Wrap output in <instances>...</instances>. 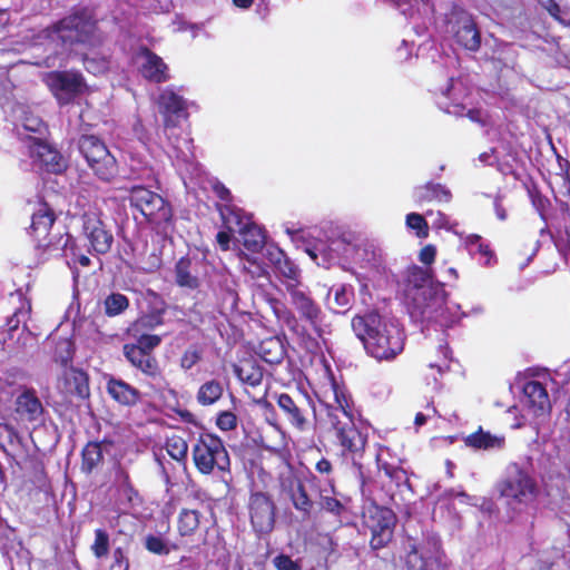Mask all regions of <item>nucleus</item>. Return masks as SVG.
Instances as JSON below:
<instances>
[{"instance_id":"obj_54","label":"nucleus","mask_w":570,"mask_h":570,"mask_svg":"<svg viewBox=\"0 0 570 570\" xmlns=\"http://www.w3.org/2000/svg\"><path fill=\"white\" fill-rule=\"evenodd\" d=\"M273 563L277 570H301L298 562L292 560L286 554H279L273 559Z\"/></svg>"},{"instance_id":"obj_4","label":"nucleus","mask_w":570,"mask_h":570,"mask_svg":"<svg viewBox=\"0 0 570 570\" xmlns=\"http://www.w3.org/2000/svg\"><path fill=\"white\" fill-rule=\"evenodd\" d=\"M495 489L499 495L513 510L529 505L538 493L534 479L515 463L507 468L503 478L497 483Z\"/></svg>"},{"instance_id":"obj_31","label":"nucleus","mask_w":570,"mask_h":570,"mask_svg":"<svg viewBox=\"0 0 570 570\" xmlns=\"http://www.w3.org/2000/svg\"><path fill=\"white\" fill-rule=\"evenodd\" d=\"M464 246L469 254L473 257L479 255V262L483 266H493L497 263V257L489 244L485 243L481 236L476 234L468 235L464 238Z\"/></svg>"},{"instance_id":"obj_44","label":"nucleus","mask_w":570,"mask_h":570,"mask_svg":"<svg viewBox=\"0 0 570 570\" xmlns=\"http://www.w3.org/2000/svg\"><path fill=\"white\" fill-rule=\"evenodd\" d=\"M377 468L384 471L385 475L390 478L396 485L405 483L407 481L406 472L400 468L391 465L386 462L381 461V455H376Z\"/></svg>"},{"instance_id":"obj_21","label":"nucleus","mask_w":570,"mask_h":570,"mask_svg":"<svg viewBox=\"0 0 570 570\" xmlns=\"http://www.w3.org/2000/svg\"><path fill=\"white\" fill-rule=\"evenodd\" d=\"M82 230L94 252L106 254L110 250L114 236L97 214L85 213L82 215Z\"/></svg>"},{"instance_id":"obj_43","label":"nucleus","mask_w":570,"mask_h":570,"mask_svg":"<svg viewBox=\"0 0 570 570\" xmlns=\"http://www.w3.org/2000/svg\"><path fill=\"white\" fill-rule=\"evenodd\" d=\"M92 554L97 559L106 558L109 554L110 542L109 534L104 529L95 530V540L90 547Z\"/></svg>"},{"instance_id":"obj_14","label":"nucleus","mask_w":570,"mask_h":570,"mask_svg":"<svg viewBox=\"0 0 570 570\" xmlns=\"http://www.w3.org/2000/svg\"><path fill=\"white\" fill-rule=\"evenodd\" d=\"M144 301L146 307L129 327V333L149 334L148 332L165 323V315L168 312L165 299L153 289H147L144 294Z\"/></svg>"},{"instance_id":"obj_1","label":"nucleus","mask_w":570,"mask_h":570,"mask_svg":"<svg viewBox=\"0 0 570 570\" xmlns=\"http://www.w3.org/2000/svg\"><path fill=\"white\" fill-rule=\"evenodd\" d=\"M404 295L410 316L420 323L450 327L463 317H479L484 313L482 304L463 311L460 304L448 301L443 286L434 283L426 271L416 266L409 271Z\"/></svg>"},{"instance_id":"obj_19","label":"nucleus","mask_w":570,"mask_h":570,"mask_svg":"<svg viewBox=\"0 0 570 570\" xmlns=\"http://www.w3.org/2000/svg\"><path fill=\"white\" fill-rule=\"evenodd\" d=\"M265 255L285 291L302 283L299 268L278 246L268 245Z\"/></svg>"},{"instance_id":"obj_13","label":"nucleus","mask_w":570,"mask_h":570,"mask_svg":"<svg viewBox=\"0 0 570 570\" xmlns=\"http://www.w3.org/2000/svg\"><path fill=\"white\" fill-rule=\"evenodd\" d=\"M363 521L371 532V547L373 549H381L391 541L395 517L390 509L372 504L365 509Z\"/></svg>"},{"instance_id":"obj_2","label":"nucleus","mask_w":570,"mask_h":570,"mask_svg":"<svg viewBox=\"0 0 570 570\" xmlns=\"http://www.w3.org/2000/svg\"><path fill=\"white\" fill-rule=\"evenodd\" d=\"M317 399L325 411V420L333 430L337 444L342 448V455L351 458L353 466L362 476L360 460L367 443V435L354 423L350 395L344 386L331 379L317 394Z\"/></svg>"},{"instance_id":"obj_49","label":"nucleus","mask_w":570,"mask_h":570,"mask_svg":"<svg viewBox=\"0 0 570 570\" xmlns=\"http://www.w3.org/2000/svg\"><path fill=\"white\" fill-rule=\"evenodd\" d=\"M146 549L155 554H167L169 552V549L167 544L164 542V540L159 537L149 534L146 538L145 541Z\"/></svg>"},{"instance_id":"obj_11","label":"nucleus","mask_w":570,"mask_h":570,"mask_svg":"<svg viewBox=\"0 0 570 570\" xmlns=\"http://www.w3.org/2000/svg\"><path fill=\"white\" fill-rule=\"evenodd\" d=\"M445 32L462 48L476 51L481 46V35L472 16L454 7L445 18Z\"/></svg>"},{"instance_id":"obj_30","label":"nucleus","mask_w":570,"mask_h":570,"mask_svg":"<svg viewBox=\"0 0 570 570\" xmlns=\"http://www.w3.org/2000/svg\"><path fill=\"white\" fill-rule=\"evenodd\" d=\"M409 570H441V561L436 552H431L425 549H413L409 552L406 558Z\"/></svg>"},{"instance_id":"obj_9","label":"nucleus","mask_w":570,"mask_h":570,"mask_svg":"<svg viewBox=\"0 0 570 570\" xmlns=\"http://www.w3.org/2000/svg\"><path fill=\"white\" fill-rule=\"evenodd\" d=\"M97 23L86 13L69 14L55 24L57 40L69 50L77 43H91Z\"/></svg>"},{"instance_id":"obj_3","label":"nucleus","mask_w":570,"mask_h":570,"mask_svg":"<svg viewBox=\"0 0 570 570\" xmlns=\"http://www.w3.org/2000/svg\"><path fill=\"white\" fill-rule=\"evenodd\" d=\"M352 327L366 352L377 361L394 360L404 348V334L395 318L370 313L354 317Z\"/></svg>"},{"instance_id":"obj_18","label":"nucleus","mask_w":570,"mask_h":570,"mask_svg":"<svg viewBox=\"0 0 570 570\" xmlns=\"http://www.w3.org/2000/svg\"><path fill=\"white\" fill-rule=\"evenodd\" d=\"M351 252L350 240L343 236L341 238H331L327 244L320 243L314 247L306 248L307 255L318 266L328 268L337 263L342 257H347Z\"/></svg>"},{"instance_id":"obj_46","label":"nucleus","mask_w":570,"mask_h":570,"mask_svg":"<svg viewBox=\"0 0 570 570\" xmlns=\"http://www.w3.org/2000/svg\"><path fill=\"white\" fill-rule=\"evenodd\" d=\"M199 523L198 513L195 510H183L180 512V535L193 532Z\"/></svg>"},{"instance_id":"obj_52","label":"nucleus","mask_w":570,"mask_h":570,"mask_svg":"<svg viewBox=\"0 0 570 570\" xmlns=\"http://www.w3.org/2000/svg\"><path fill=\"white\" fill-rule=\"evenodd\" d=\"M191 167V175L188 179H184L186 189L194 190L197 185H202L204 181V171L198 164H189Z\"/></svg>"},{"instance_id":"obj_62","label":"nucleus","mask_w":570,"mask_h":570,"mask_svg":"<svg viewBox=\"0 0 570 570\" xmlns=\"http://www.w3.org/2000/svg\"><path fill=\"white\" fill-rule=\"evenodd\" d=\"M548 12L558 21L562 22V23H569L570 22V16L568 14V12H566L564 10L561 9V7L557 3L554 6H552V8L550 10H548Z\"/></svg>"},{"instance_id":"obj_12","label":"nucleus","mask_w":570,"mask_h":570,"mask_svg":"<svg viewBox=\"0 0 570 570\" xmlns=\"http://www.w3.org/2000/svg\"><path fill=\"white\" fill-rule=\"evenodd\" d=\"M42 82L52 96L63 102H69L81 95L86 88L83 76L75 70H53L45 72Z\"/></svg>"},{"instance_id":"obj_45","label":"nucleus","mask_w":570,"mask_h":570,"mask_svg":"<svg viewBox=\"0 0 570 570\" xmlns=\"http://www.w3.org/2000/svg\"><path fill=\"white\" fill-rule=\"evenodd\" d=\"M31 312V305L28 301L22 299L20 307L16 308L10 317L7 320L9 331L18 330L21 323H26Z\"/></svg>"},{"instance_id":"obj_50","label":"nucleus","mask_w":570,"mask_h":570,"mask_svg":"<svg viewBox=\"0 0 570 570\" xmlns=\"http://www.w3.org/2000/svg\"><path fill=\"white\" fill-rule=\"evenodd\" d=\"M118 481H119L120 487H121L125 495L127 497L128 501L131 502L134 497H138V492L135 489L127 471H125L122 469L119 470Z\"/></svg>"},{"instance_id":"obj_40","label":"nucleus","mask_w":570,"mask_h":570,"mask_svg":"<svg viewBox=\"0 0 570 570\" xmlns=\"http://www.w3.org/2000/svg\"><path fill=\"white\" fill-rule=\"evenodd\" d=\"M129 307V298L121 293L112 292L104 299V312L108 317L122 314Z\"/></svg>"},{"instance_id":"obj_8","label":"nucleus","mask_w":570,"mask_h":570,"mask_svg":"<svg viewBox=\"0 0 570 570\" xmlns=\"http://www.w3.org/2000/svg\"><path fill=\"white\" fill-rule=\"evenodd\" d=\"M225 227L240 236L244 247L252 252H259L265 244V236L259 226L252 222V217L243 209L228 207L222 210Z\"/></svg>"},{"instance_id":"obj_35","label":"nucleus","mask_w":570,"mask_h":570,"mask_svg":"<svg viewBox=\"0 0 570 570\" xmlns=\"http://www.w3.org/2000/svg\"><path fill=\"white\" fill-rule=\"evenodd\" d=\"M101 442L90 441L81 451V471L90 474L104 461Z\"/></svg>"},{"instance_id":"obj_51","label":"nucleus","mask_w":570,"mask_h":570,"mask_svg":"<svg viewBox=\"0 0 570 570\" xmlns=\"http://www.w3.org/2000/svg\"><path fill=\"white\" fill-rule=\"evenodd\" d=\"M530 198H531V203H532L533 207L539 213L541 219L543 222H546L547 220L546 210H547V208L550 205L549 199L547 197L542 196L537 190H531L530 191Z\"/></svg>"},{"instance_id":"obj_53","label":"nucleus","mask_w":570,"mask_h":570,"mask_svg":"<svg viewBox=\"0 0 570 570\" xmlns=\"http://www.w3.org/2000/svg\"><path fill=\"white\" fill-rule=\"evenodd\" d=\"M439 351L442 355V360L440 362L430 363L429 368L431 371H436L439 375H442L449 370L450 351L446 345H440Z\"/></svg>"},{"instance_id":"obj_63","label":"nucleus","mask_w":570,"mask_h":570,"mask_svg":"<svg viewBox=\"0 0 570 570\" xmlns=\"http://www.w3.org/2000/svg\"><path fill=\"white\" fill-rule=\"evenodd\" d=\"M180 118L187 117L190 114H195L198 110V106L194 101H188L180 97Z\"/></svg>"},{"instance_id":"obj_48","label":"nucleus","mask_w":570,"mask_h":570,"mask_svg":"<svg viewBox=\"0 0 570 570\" xmlns=\"http://www.w3.org/2000/svg\"><path fill=\"white\" fill-rule=\"evenodd\" d=\"M426 216L431 218V223H432V226L434 228H444L446 230H451V232H454V227L458 225L456 223L452 222L450 219L449 216H446L445 214L441 213V212H432V210H429L426 213Z\"/></svg>"},{"instance_id":"obj_6","label":"nucleus","mask_w":570,"mask_h":570,"mask_svg":"<svg viewBox=\"0 0 570 570\" xmlns=\"http://www.w3.org/2000/svg\"><path fill=\"white\" fill-rule=\"evenodd\" d=\"M78 149L94 174L102 181H110L118 171L116 158L105 141L95 135H81Z\"/></svg>"},{"instance_id":"obj_17","label":"nucleus","mask_w":570,"mask_h":570,"mask_svg":"<svg viewBox=\"0 0 570 570\" xmlns=\"http://www.w3.org/2000/svg\"><path fill=\"white\" fill-rule=\"evenodd\" d=\"M30 144V156L39 168L48 174H61L66 169L62 155L49 145L46 140L38 137H28Z\"/></svg>"},{"instance_id":"obj_59","label":"nucleus","mask_w":570,"mask_h":570,"mask_svg":"<svg viewBox=\"0 0 570 570\" xmlns=\"http://www.w3.org/2000/svg\"><path fill=\"white\" fill-rule=\"evenodd\" d=\"M200 358V353L197 348L187 350L180 360V366L184 368H190Z\"/></svg>"},{"instance_id":"obj_33","label":"nucleus","mask_w":570,"mask_h":570,"mask_svg":"<svg viewBox=\"0 0 570 570\" xmlns=\"http://www.w3.org/2000/svg\"><path fill=\"white\" fill-rule=\"evenodd\" d=\"M504 442V436L493 435L489 432H484L482 429L468 435L464 440L466 446H470L475 450L502 449Z\"/></svg>"},{"instance_id":"obj_64","label":"nucleus","mask_w":570,"mask_h":570,"mask_svg":"<svg viewBox=\"0 0 570 570\" xmlns=\"http://www.w3.org/2000/svg\"><path fill=\"white\" fill-rule=\"evenodd\" d=\"M226 229L227 230H220L216 236L217 243L223 250L229 249L232 234H235L234 232H230L228 228Z\"/></svg>"},{"instance_id":"obj_34","label":"nucleus","mask_w":570,"mask_h":570,"mask_svg":"<svg viewBox=\"0 0 570 570\" xmlns=\"http://www.w3.org/2000/svg\"><path fill=\"white\" fill-rule=\"evenodd\" d=\"M414 197L417 202H443L449 203L451 200V191L441 184L428 183L424 186L416 187L414 190Z\"/></svg>"},{"instance_id":"obj_27","label":"nucleus","mask_w":570,"mask_h":570,"mask_svg":"<svg viewBox=\"0 0 570 570\" xmlns=\"http://www.w3.org/2000/svg\"><path fill=\"white\" fill-rule=\"evenodd\" d=\"M157 108L165 129H175L178 125V94L170 88L163 90L157 100Z\"/></svg>"},{"instance_id":"obj_41","label":"nucleus","mask_w":570,"mask_h":570,"mask_svg":"<svg viewBox=\"0 0 570 570\" xmlns=\"http://www.w3.org/2000/svg\"><path fill=\"white\" fill-rule=\"evenodd\" d=\"M263 446L273 453H281L286 446L285 433L273 424L263 438Z\"/></svg>"},{"instance_id":"obj_38","label":"nucleus","mask_w":570,"mask_h":570,"mask_svg":"<svg viewBox=\"0 0 570 570\" xmlns=\"http://www.w3.org/2000/svg\"><path fill=\"white\" fill-rule=\"evenodd\" d=\"M284 347L277 337H269L261 342L258 355L269 364H277L284 357Z\"/></svg>"},{"instance_id":"obj_22","label":"nucleus","mask_w":570,"mask_h":570,"mask_svg":"<svg viewBox=\"0 0 570 570\" xmlns=\"http://www.w3.org/2000/svg\"><path fill=\"white\" fill-rule=\"evenodd\" d=\"M289 296V303L299 314L301 318L316 326L321 321L322 311L320 306L311 297V293L303 283L292 286L286 291Z\"/></svg>"},{"instance_id":"obj_15","label":"nucleus","mask_w":570,"mask_h":570,"mask_svg":"<svg viewBox=\"0 0 570 570\" xmlns=\"http://www.w3.org/2000/svg\"><path fill=\"white\" fill-rule=\"evenodd\" d=\"M57 220L53 207L46 200L39 199L31 214L29 234L37 242L38 247L46 248L49 244L50 230Z\"/></svg>"},{"instance_id":"obj_56","label":"nucleus","mask_w":570,"mask_h":570,"mask_svg":"<svg viewBox=\"0 0 570 570\" xmlns=\"http://www.w3.org/2000/svg\"><path fill=\"white\" fill-rule=\"evenodd\" d=\"M23 128L31 132H42L46 129V124L39 118L33 116H26L22 122Z\"/></svg>"},{"instance_id":"obj_23","label":"nucleus","mask_w":570,"mask_h":570,"mask_svg":"<svg viewBox=\"0 0 570 570\" xmlns=\"http://www.w3.org/2000/svg\"><path fill=\"white\" fill-rule=\"evenodd\" d=\"M250 521L256 532L267 533L274 527V504L264 493L257 492L249 499Z\"/></svg>"},{"instance_id":"obj_28","label":"nucleus","mask_w":570,"mask_h":570,"mask_svg":"<svg viewBox=\"0 0 570 570\" xmlns=\"http://www.w3.org/2000/svg\"><path fill=\"white\" fill-rule=\"evenodd\" d=\"M107 392L121 405L132 406L140 400V392L120 379L110 377L107 382Z\"/></svg>"},{"instance_id":"obj_58","label":"nucleus","mask_w":570,"mask_h":570,"mask_svg":"<svg viewBox=\"0 0 570 570\" xmlns=\"http://www.w3.org/2000/svg\"><path fill=\"white\" fill-rule=\"evenodd\" d=\"M82 62L85 68L89 72H100L107 68V61L105 59H101L99 61H96L95 59H89L87 55H82Z\"/></svg>"},{"instance_id":"obj_36","label":"nucleus","mask_w":570,"mask_h":570,"mask_svg":"<svg viewBox=\"0 0 570 570\" xmlns=\"http://www.w3.org/2000/svg\"><path fill=\"white\" fill-rule=\"evenodd\" d=\"M277 404L293 426L301 431L305 429L306 419L301 409L288 394H279L277 397Z\"/></svg>"},{"instance_id":"obj_16","label":"nucleus","mask_w":570,"mask_h":570,"mask_svg":"<svg viewBox=\"0 0 570 570\" xmlns=\"http://www.w3.org/2000/svg\"><path fill=\"white\" fill-rule=\"evenodd\" d=\"M141 77L150 82L161 83L169 79L168 67L163 59L148 47L141 46L132 56Z\"/></svg>"},{"instance_id":"obj_20","label":"nucleus","mask_w":570,"mask_h":570,"mask_svg":"<svg viewBox=\"0 0 570 570\" xmlns=\"http://www.w3.org/2000/svg\"><path fill=\"white\" fill-rule=\"evenodd\" d=\"M436 104L443 111L463 116L466 90L460 79L450 78L449 81L435 90Z\"/></svg>"},{"instance_id":"obj_37","label":"nucleus","mask_w":570,"mask_h":570,"mask_svg":"<svg viewBox=\"0 0 570 570\" xmlns=\"http://www.w3.org/2000/svg\"><path fill=\"white\" fill-rule=\"evenodd\" d=\"M353 298V288L351 286L341 284L333 286L327 294V306L334 312H340V308H346Z\"/></svg>"},{"instance_id":"obj_55","label":"nucleus","mask_w":570,"mask_h":570,"mask_svg":"<svg viewBox=\"0 0 570 570\" xmlns=\"http://www.w3.org/2000/svg\"><path fill=\"white\" fill-rule=\"evenodd\" d=\"M237 419L232 412H222L217 417V426L223 431H230L236 428Z\"/></svg>"},{"instance_id":"obj_26","label":"nucleus","mask_w":570,"mask_h":570,"mask_svg":"<svg viewBox=\"0 0 570 570\" xmlns=\"http://www.w3.org/2000/svg\"><path fill=\"white\" fill-rule=\"evenodd\" d=\"M313 487L317 488L318 491V503L325 511L340 517L345 511V505L337 498L334 480L326 479L323 483L317 481L316 476L311 478Z\"/></svg>"},{"instance_id":"obj_42","label":"nucleus","mask_w":570,"mask_h":570,"mask_svg":"<svg viewBox=\"0 0 570 570\" xmlns=\"http://www.w3.org/2000/svg\"><path fill=\"white\" fill-rule=\"evenodd\" d=\"M223 394V386L217 381H208L204 383L197 394L199 403L203 405H210L220 399Z\"/></svg>"},{"instance_id":"obj_60","label":"nucleus","mask_w":570,"mask_h":570,"mask_svg":"<svg viewBox=\"0 0 570 570\" xmlns=\"http://www.w3.org/2000/svg\"><path fill=\"white\" fill-rule=\"evenodd\" d=\"M184 262L180 259V287L196 288L198 286V278L191 276L189 273L184 271Z\"/></svg>"},{"instance_id":"obj_10","label":"nucleus","mask_w":570,"mask_h":570,"mask_svg":"<svg viewBox=\"0 0 570 570\" xmlns=\"http://www.w3.org/2000/svg\"><path fill=\"white\" fill-rule=\"evenodd\" d=\"M129 204L136 208L147 222L160 224L167 222L171 216L169 204L157 193L137 185L129 191Z\"/></svg>"},{"instance_id":"obj_32","label":"nucleus","mask_w":570,"mask_h":570,"mask_svg":"<svg viewBox=\"0 0 570 570\" xmlns=\"http://www.w3.org/2000/svg\"><path fill=\"white\" fill-rule=\"evenodd\" d=\"M288 495L294 508L301 512L304 518H308L314 503L307 493L305 484L299 479L289 481Z\"/></svg>"},{"instance_id":"obj_57","label":"nucleus","mask_w":570,"mask_h":570,"mask_svg":"<svg viewBox=\"0 0 570 570\" xmlns=\"http://www.w3.org/2000/svg\"><path fill=\"white\" fill-rule=\"evenodd\" d=\"M114 562L111 564V570H114L116 567L120 568L121 570H129V560L125 556V551L121 547H117L112 552Z\"/></svg>"},{"instance_id":"obj_25","label":"nucleus","mask_w":570,"mask_h":570,"mask_svg":"<svg viewBox=\"0 0 570 570\" xmlns=\"http://www.w3.org/2000/svg\"><path fill=\"white\" fill-rule=\"evenodd\" d=\"M14 411L28 422L37 421L42 415L43 406L33 387H22L14 402Z\"/></svg>"},{"instance_id":"obj_47","label":"nucleus","mask_w":570,"mask_h":570,"mask_svg":"<svg viewBox=\"0 0 570 570\" xmlns=\"http://www.w3.org/2000/svg\"><path fill=\"white\" fill-rule=\"evenodd\" d=\"M406 226L410 229L415 230L417 237H426L428 236V223L425 217L416 214L410 213L406 215Z\"/></svg>"},{"instance_id":"obj_29","label":"nucleus","mask_w":570,"mask_h":570,"mask_svg":"<svg viewBox=\"0 0 570 570\" xmlns=\"http://www.w3.org/2000/svg\"><path fill=\"white\" fill-rule=\"evenodd\" d=\"M66 391L81 400L88 399L90 395L88 374L76 367H70L65 372Z\"/></svg>"},{"instance_id":"obj_39","label":"nucleus","mask_w":570,"mask_h":570,"mask_svg":"<svg viewBox=\"0 0 570 570\" xmlns=\"http://www.w3.org/2000/svg\"><path fill=\"white\" fill-rule=\"evenodd\" d=\"M235 374L243 382L250 386H257L262 383L263 371L259 366L255 365L250 361H246L239 365H236Z\"/></svg>"},{"instance_id":"obj_24","label":"nucleus","mask_w":570,"mask_h":570,"mask_svg":"<svg viewBox=\"0 0 570 570\" xmlns=\"http://www.w3.org/2000/svg\"><path fill=\"white\" fill-rule=\"evenodd\" d=\"M523 404L528 412L535 417L546 415L551 409L546 387L537 381H530L524 384Z\"/></svg>"},{"instance_id":"obj_7","label":"nucleus","mask_w":570,"mask_h":570,"mask_svg":"<svg viewBox=\"0 0 570 570\" xmlns=\"http://www.w3.org/2000/svg\"><path fill=\"white\" fill-rule=\"evenodd\" d=\"M129 334L136 338V342L124 345L126 360L145 375L155 377L159 373V366L153 351L159 346L161 337L156 334Z\"/></svg>"},{"instance_id":"obj_5","label":"nucleus","mask_w":570,"mask_h":570,"mask_svg":"<svg viewBox=\"0 0 570 570\" xmlns=\"http://www.w3.org/2000/svg\"><path fill=\"white\" fill-rule=\"evenodd\" d=\"M193 458L197 469L204 473H210L216 466L220 472V480L226 488L230 483V460L222 440L213 434L202 436L193 449Z\"/></svg>"},{"instance_id":"obj_61","label":"nucleus","mask_w":570,"mask_h":570,"mask_svg":"<svg viewBox=\"0 0 570 570\" xmlns=\"http://www.w3.org/2000/svg\"><path fill=\"white\" fill-rule=\"evenodd\" d=\"M436 248L433 245H426L420 252V261L425 265H430L434 262Z\"/></svg>"}]
</instances>
